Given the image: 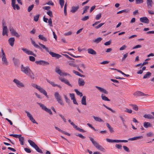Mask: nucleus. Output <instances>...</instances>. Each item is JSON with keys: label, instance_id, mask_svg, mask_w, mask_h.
<instances>
[{"label": "nucleus", "instance_id": "f257e3e1", "mask_svg": "<svg viewBox=\"0 0 154 154\" xmlns=\"http://www.w3.org/2000/svg\"><path fill=\"white\" fill-rule=\"evenodd\" d=\"M31 41L34 47L36 48H39L41 51L42 50V48L43 49H45L47 52H48L52 57H55L57 59L61 57V56L58 54H56L50 51L48 48L46 47L45 45L42 44L40 43H39V45L41 47H40L38 45L36 44L35 42L33 41L32 39H31Z\"/></svg>", "mask_w": 154, "mask_h": 154}, {"label": "nucleus", "instance_id": "f03ea898", "mask_svg": "<svg viewBox=\"0 0 154 154\" xmlns=\"http://www.w3.org/2000/svg\"><path fill=\"white\" fill-rule=\"evenodd\" d=\"M21 70L31 79H34L35 75L29 66H24L23 65H22L21 66Z\"/></svg>", "mask_w": 154, "mask_h": 154}, {"label": "nucleus", "instance_id": "7ed1b4c3", "mask_svg": "<svg viewBox=\"0 0 154 154\" xmlns=\"http://www.w3.org/2000/svg\"><path fill=\"white\" fill-rule=\"evenodd\" d=\"M90 140L92 142L94 146L98 149L102 151H104L105 149L103 147L101 146L96 141L94 140L93 138L89 137Z\"/></svg>", "mask_w": 154, "mask_h": 154}, {"label": "nucleus", "instance_id": "20e7f679", "mask_svg": "<svg viewBox=\"0 0 154 154\" xmlns=\"http://www.w3.org/2000/svg\"><path fill=\"white\" fill-rule=\"evenodd\" d=\"M54 96L55 98L58 103L60 105H63L64 104L63 103L61 96L59 93L57 92H55L54 93Z\"/></svg>", "mask_w": 154, "mask_h": 154}, {"label": "nucleus", "instance_id": "39448f33", "mask_svg": "<svg viewBox=\"0 0 154 154\" xmlns=\"http://www.w3.org/2000/svg\"><path fill=\"white\" fill-rule=\"evenodd\" d=\"M37 103L41 107L42 109L49 113L50 115H52V112L51 109L47 108L46 106H45L42 103Z\"/></svg>", "mask_w": 154, "mask_h": 154}, {"label": "nucleus", "instance_id": "423d86ee", "mask_svg": "<svg viewBox=\"0 0 154 154\" xmlns=\"http://www.w3.org/2000/svg\"><path fill=\"white\" fill-rule=\"evenodd\" d=\"M68 122L71 124V125H72L73 126V128H75L76 130L79 131L80 132H86V131H85V130L78 127L77 125L75 124L72 122L70 119H69Z\"/></svg>", "mask_w": 154, "mask_h": 154}, {"label": "nucleus", "instance_id": "0eeeda50", "mask_svg": "<svg viewBox=\"0 0 154 154\" xmlns=\"http://www.w3.org/2000/svg\"><path fill=\"white\" fill-rule=\"evenodd\" d=\"M59 79L61 82H63L68 86L71 87H72V85L69 82L67 79L64 78H63L62 77H59Z\"/></svg>", "mask_w": 154, "mask_h": 154}, {"label": "nucleus", "instance_id": "6e6552de", "mask_svg": "<svg viewBox=\"0 0 154 154\" xmlns=\"http://www.w3.org/2000/svg\"><path fill=\"white\" fill-rule=\"evenodd\" d=\"M9 29L12 35L15 36L17 37H19L20 35L16 31L13 27H10Z\"/></svg>", "mask_w": 154, "mask_h": 154}, {"label": "nucleus", "instance_id": "1a4fd4ad", "mask_svg": "<svg viewBox=\"0 0 154 154\" xmlns=\"http://www.w3.org/2000/svg\"><path fill=\"white\" fill-rule=\"evenodd\" d=\"M26 113L27 114V116L29 118L30 120L33 123H35L37 124H38V123L36 122L35 119L33 118L32 116L30 114V113L28 112L25 111Z\"/></svg>", "mask_w": 154, "mask_h": 154}, {"label": "nucleus", "instance_id": "9d476101", "mask_svg": "<svg viewBox=\"0 0 154 154\" xmlns=\"http://www.w3.org/2000/svg\"><path fill=\"white\" fill-rule=\"evenodd\" d=\"M13 82L15 83L17 86L19 88L24 87V85L22 83L20 82L19 80L16 79H14L13 80Z\"/></svg>", "mask_w": 154, "mask_h": 154}, {"label": "nucleus", "instance_id": "9b49d317", "mask_svg": "<svg viewBox=\"0 0 154 154\" xmlns=\"http://www.w3.org/2000/svg\"><path fill=\"white\" fill-rule=\"evenodd\" d=\"M35 63L37 64L42 65L43 66L48 65L49 64V63L43 60L36 61H35Z\"/></svg>", "mask_w": 154, "mask_h": 154}, {"label": "nucleus", "instance_id": "f8f14e48", "mask_svg": "<svg viewBox=\"0 0 154 154\" xmlns=\"http://www.w3.org/2000/svg\"><path fill=\"white\" fill-rule=\"evenodd\" d=\"M56 72L61 76L64 75L66 76L67 75H70L69 74L62 72V71L59 69H56Z\"/></svg>", "mask_w": 154, "mask_h": 154}, {"label": "nucleus", "instance_id": "ddd939ff", "mask_svg": "<svg viewBox=\"0 0 154 154\" xmlns=\"http://www.w3.org/2000/svg\"><path fill=\"white\" fill-rule=\"evenodd\" d=\"M4 23H3V30H2V35L3 36L6 35H8L7 33L8 32V29L7 27L6 26H4Z\"/></svg>", "mask_w": 154, "mask_h": 154}, {"label": "nucleus", "instance_id": "4468645a", "mask_svg": "<svg viewBox=\"0 0 154 154\" xmlns=\"http://www.w3.org/2000/svg\"><path fill=\"white\" fill-rule=\"evenodd\" d=\"M140 21L142 23L148 24L149 23V20L146 17H141L140 19Z\"/></svg>", "mask_w": 154, "mask_h": 154}, {"label": "nucleus", "instance_id": "2eb2a0df", "mask_svg": "<svg viewBox=\"0 0 154 154\" xmlns=\"http://www.w3.org/2000/svg\"><path fill=\"white\" fill-rule=\"evenodd\" d=\"M95 87L100 92L106 94H108V92L104 88L97 86H96Z\"/></svg>", "mask_w": 154, "mask_h": 154}, {"label": "nucleus", "instance_id": "dca6fc26", "mask_svg": "<svg viewBox=\"0 0 154 154\" xmlns=\"http://www.w3.org/2000/svg\"><path fill=\"white\" fill-rule=\"evenodd\" d=\"M147 8L149 9H151L152 7L153 2L152 0H146Z\"/></svg>", "mask_w": 154, "mask_h": 154}, {"label": "nucleus", "instance_id": "f3484780", "mask_svg": "<svg viewBox=\"0 0 154 154\" xmlns=\"http://www.w3.org/2000/svg\"><path fill=\"white\" fill-rule=\"evenodd\" d=\"M78 83L79 86H83L85 84V82L82 79L79 78L78 79Z\"/></svg>", "mask_w": 154, "mask_h": 154}, {"label": "nucleus", "instance_id": "a211bd4d", "mask_svg": "<svg viewBox=\"0 0 154 154\" xmlns=\"http://www.w3.org/2000/svg\"><path fill=\"white\" fill-rule=\"evenodd\" d=\"M14 41L15 39L14 37L11 38L8 40V42L10 45L12 47H13L14 45Z\"/></svg>", "mask_w": 154, "mask_h": 154}, {"label": "nucleus", "instance_id": "6ab92c4d", "mask_svg": "<svg viewBox=\"0 0 154 154\" xmlns=\"http://www.w3.org/2000/svg\"><path fill=\"white\" fill-rule=\"evenodd\" d=\"M38 90L41 93L44 94L46 97H48L46 91L41 87L38 89Z\"/></svg>", "mask_w": 154, "mask_h": 154}, {"label": "nucleus", "instance_id": "aec40b11", "mask_svg": "<svg viewBox=\"0 0 154 154\" xmlns=\"http://www.w3.org/2000/svg\"><path fill=\"white\" fill-rule=\"evenodd\" d=\"M54 128L57 130L58 131L60 132H61L65 134L66 135L69 136H70V134L69 133L63 131L62 130L60 129L59 128L55 126Z\"/></svg>", "mask_w": 154, "mask_h": 154}, {"label": "nucleus", "instance_id": "412c9836", "mask_svg": "<svg viewBox=\"0 0 154 154\" xmlns=\"http://www.w3.org/2000/svg\"><path fill=\"white\" fill-rule=\"evenodd\" d=\"M79 8V6L78 5L76 6H72V7L70 11L74 13L76 12Z\"/></svg>", "mask_w": 154, "mask_h": 154}, {"label": "nucleus", "instance_id": "4be33fe9", "mask_svg": "<svg viewBox=\"0 0 154 154\" xmlns=\"http://www.w3.org/2000/svg\"><path fill=\"white\" fill-rule=\"evenodd\" d=\"M88 53L92 55H95L97 53L93 49L91 48H88L87 50Z\"/></svg>", "mask_w": 154, "mask_h": 154}, {"label": "nucleus", "instance_id": "5701e85b", "mask_svg": "<svg viewBox=\"0 0 154 154\" xmlns=\"http://www.w3.org/2000/svg\"><path fill=\"white\" fill-rule=\"evenodd\" d=\"M122 111L123 112H127L130 113L132 112V110L131 109H129L125 108H122L121 109Z\"/></svg>", "mask_w": 154, "mask_h": 154}, {"label": "nucleus", "instance_id": "b1692460", "mask_svg": "<svg viewBox=\"0 0 154 154\" xmlns=\"http://www.w3.org/2000/svg\"><path fill=\"white\" fill-rule=\"evenodd\" d=\"M1 57H2V60L3 61V64L7 65L8 64V62L6 57L5 55L2 56Z\"/></svg>", "mask_w": 154, "mask_h": 154}, {"label": "nucleus", "instance_id": "393cba45", "mask_svg": "<svg viewBox=\"0 0 154 154\" xmlns=\"http://www.w3.org/2000/svg\"><path fill=\"white\" fill-rule=\"evenodd\" d=\"M143 126L146 128L152 127V125L149 122H145L143 123Z\"/></svg>", "mask_w": 154, "mask_h": 154}, {"label": "nucleus", "instance_id": "a878e982", "mask_svg": "<svg viewBox=\"0 0 154 154\" xmlns=\"http://www.w3.org/2000/svg\"><path fill=\"white\" fill-rule=\"evenodd\" d=\"M143 138L142 136L136 137L133 138H131L129 139L128 140H129L133 141L134 140H136L139 139H141Z\"/></svg>", "mask_w": 154, "mask_h": 154}, {"label": "nucleus", "instance_id": "bb28decb", "mask_svg": "<svg viewBox=\"0 0 154 154\" xmlns=\"http://www.w3.org/2000/svg\"><path fill=\"white\" fill-rule=\"evenodd\" d=\"M136 94L138 96H148L149 95L148 94H145L141 92L140 91H138L135 92Z\"/></svg>", "mask_w": 154, "mask_h": 154}, {"label": "nucleus", "instance_id": "cd10ccee", "mask_svg": "<svg viewBox=\"0 0 154 154\" xmlns=\"http://www.w3.org/2000/svg\"><path fill=\"white\" fill-rule=\"evenodd\" d=\"M86 97L85 96H83L81 100V103L82 105H87L86 102Z\"/></svg>", "mask_w": 154, "mask_h": 154}, {"label": "nucleus", "instance_id": "c85d7f7f", "mask_svg": "<svg viewBox=\"0 0 154 154\" xmlns=\"http://www.w3.org/2000/svg\"><path fill=\"white\" fill-rule=\"evenodd\" d=\"M28 142L29 143L30 145L33 148H34L37 145L34 142L30 140H29Z\"/></svg>", "mask_w": 154, "mask_h": 154}, {"label": "nucleus", "instance_id": "c756f323", "mask_svg": "<svg viewBox=\"0 0 154 154\" xmlns=\"http://www.w3.org/2000/svg\"><path fill=\"white\" fill-rule=\"evenodd\" d=\"M130 11V10L128 9H124L121 11H118L117 12V14H121L123 12H125L126 13H129Z\"/></svg>", "mask_w": 154, "mask_h": 154}, {"label": "nucleus", "instance_id": "7c9ffc66", "mask_svg": "<svg viewBox=\"0 0 154 154\" xmlns=\"http://www.w3.org/2000/svg\"><path fill=\"white\" fill-rule=\"evenodd\" d=\"M93 118L96 121L100 122H103V120L99 117L94 116Z\"/></svg>", "mask_w": 154, "mask_h": 154}, {"label": "nucleus", "instance_id": "2f4dec72", "mask_svg": "<svg viewBox=\"0 0 154 154\" xmlns=\"http://www.w3.org/2000/svg\"><path fill=\"white\" fill-rule=\"evenodd\" d=\"M101 97L103 100L105 101H110V100L107 97L105 96L103 94H101Z\"/></svg>", "mask_w": 154, "mask_h": 154}, {"label": "nucleus", "instance_id": "473e14b6", "mask_svg": "<svg viewBox=\"0 0 154 154\" xmlns=\"http://www.w3.org/2000/svg\"><path fill=\"white\" fill-rule=\"evenodd\" d=\"M143 117L145 118H146V119H152L153 118V117L152 115H149V114L144 115L143 116Z\"/></svg>", "mask_w": 154, "mask_h": 154}, {"label": "nucleus", "instance_id": "72a5a7b5", "mask_svg": "<svg viewBox=\"0 0 154 154\" xmlns=\"http://www.w3.org/2000/svg\"><path fill=\"white\" fill-rule=\"evenodd\" d=\"M19 140L20 142V144L22 145H24V138L23 137H22L21 136H20L19 138Z\"/></svg>", "mask_w": 154, "mask_h": 154}, {"label": "nucleus", "instance_id": "f704fd0d", "mask_svg": "<svg viewBox=\"0 0 154 154\" xmlns=\"http://www.w3.org/2000/svg\"><path fill=\"white\" fill-rule=\"evenodd\" d=\"M129 106L133 107V109L135 111H137L138 109V108L137 105L135 104H130Z\"/></svg>", "mask_w": 154, "mask_h": 154}, {"label": "nucleus", "instance_id": "c9c22d12", "mask_svg": "<svg viewBox=\"0 0 154 154\" xmlns=\"http://www.w3.org/2000/svg\"><path fill=\"white\" fill-rule=\"evenodd\" d=\"M151 75V73L149 72H147L146 74L143 76V79H145L147 78H149Z\"/></svg>", "mask_w": 154, "mask_h": 154}, {"label": "nucleus", "instance_id": "e433bc0d", "mask_svg": "<svg viewBox=\"0 0 154 154\" xmlns=\"http://www.w3.org/2000/svg\"><path fill=\"white\" fill-rule=\"evenodd\" d=\"M38 37L39 38L42 40H43L45 42H46L47 41V39L42 35H39Z\"/></svg>", "mask_w": 154, "mask_h": 154}, {"label": "nucleus", "instance_id": "4c0bfd02", "mask_svg": "<svg viewBox=\"0 0 154 154\" xmlns=\"http://www.w3.org/2000/svg\"><path fill=\"white\" fill-rule=\"evenodd\" d=\"M106 125L110 132L112 133L114 131L113 130V128L111 127V126L108 123H107L106 124Z\"/></svg>", "mask_w": 154, "mask_h": 154}, {"label": "nucleus", "instance_id": "58836bf2", "mask_svg": "<svg viewBox=\"0 0 154 154\" xmlns=\"http://www.w3.org/2000/svg\"><path fill=\"white\" fill-rule=\"evenodd\" d=\"M14 63L15 66H17L19 63V60L13 58V59Z\"/></svg>", "mask_w": 154, "mask_h": 154}, {"label": "nucleus", "instance_id": "ea45409f", "mask_svg": "<svg viewBox=\"0 0 154 154\" xmlns=\"http://www.w3.org/2000/svg\"><path fill=\"white\" fill-rule=\"evenodd\" d=\"M102 39L101 37H99L95 39L94 41V42L96 43H98L101 41Z\"/></svg>", "mask_w": 154, "mask_h": 154}, {"label": "nucleus", "instance_id": "a19ab883", "mask_svg": "<svg viewBox=\"0 0 154 154\" xmlns=\"http://www.w3.org/2000/svg\"><path fill=\"white\" fill-rule=\"evenodd\" d=\"M34 148L38 152L40 153H43L42 151L38 147L37 145H36Z\"/></svg>", "mask_w": 154, "mask_h": 154}, {"label": "nucleus", "instance_id": "79ce46f5", "mask_svg": "<svg viewBox=\"0 0 154 154\" xmlns=\"http://www.w3.org/2000/svg\"><path fill=\"white\" fill-rule=\"evenodd\" d=\"M74 91L76 93V94L79 96H80V97H82L83 94L81 92H80L79 91H78V90L77 89H75L74 90Z\"/></svg>", "mask_w": 154, "mask_h": 154}, {"label": "nucleus", "instance_id": "37998d69", "mask_svg": "<svg viewBox=\"0 0 154 154\" xmlns=\"http://www.w3.org/2000/svg\"><path fill=\"white\" fill-rule=\"evenodd\" d=\"M103 106L104 107H105L106 108V109H107L108 110H110V111H111L112 112H113V113H115L116 112H115V111L112 110L111 108L108 107L107 106H106L105 104H103Z\"/></svg>", "mask_w": 154, "mask_h": 154}, {"label": "nucleus", "instance_id": "c03bdc74", "mask_svg": "<svg viewBox=\"0 0 154 154\" xmlns=\"http://www.w3.org/2000/svg\"><path fill=\"white\" fill-rule=\"evenodd\" d=\"M10 136H12L14 137L17 138H19V137H20V136H21V134H10L9 135Z\"/></svg>", "mask_w": 154, "mask_h": 154}, {"label": "nucleus", "instance_id": "a18cd8bd", "mask_svg": "<svg viewBox=\"0 0 154 154\" xmlns=\"http://www.w3.org/2000/svg\"><path fill=\"white\" fill-rule=\"evenodd\" d=\"M89 8V6H85L84 7V10L83 12L82 13V14H83L84 13H86L87 12V10H88Z\"/></svg>", "mask_w": 154, "mask_h": 154}, {"label": "nucleus", "instance_id": "49530a36", "mask_svg": "<svg viewBox=\"0 0 154 154\" xmlns=\"http://www.w3.org/2000/svg\"><path fill=\"white\" fill-rule=\"evenodd\" d=\"M47 81L52 85L53 87H56L57 86V84H55L54 82H53L50 81L48 79H46Z\"/></svg>", "mask_w": 154, "mask_h": 154}, {"label": "nucleus", "instance_id": "de8ad7c7", "mask_svg": "<svg viewBox=\"0 0 154 154\" xmlns=\"http://www.w3.org/2000/svg\"><path fill=\"white\" fill-rule=\"evenodd\" d=\"M27 54H28V55H32L35 57H36V55L35 54L33 53V52L30 51L28 50V51L27 53Z\"/></svg>", "mask_w": 154, "mask_h": 154}, {"label": "nucleus", "instance_id": "09e8293b", "mask_svg": "<svg viewBox=\"0 0 154 154\" xmlns=\"http://www.w3.org/2000/svg\"><path fill=\"white\" fill-rule=\"evenodd\" d=\"M34 7V5H31L30 6H29L28 8V12H30L31 10Z\"/></svg>", "mask_w": 154, "mask_h": 154}, {"label": "nucleus", "instance_id": "8fccbe9b", "mask_svg": "<svg viewBox=\"0 0 154 154\" xmlns=\"http://www.w3.org/2000/svg\"><path fill=\"white\" fill-rule=\"evenodd\" d=\"M64 0H59V4L61 7V8H62L64 5Z\"/></svg>", "mask_w": 154, "mask_h": 154}, {"label": "nucleus", "instance_id": "3c124183", "mask_svg": "<svg viewBox=\"0 0 154 154\" xmlns=\"http://www.w3.org/2000/svg\"><path fill=\"white\" fill-rule=\"evenodd\" d=\"M40 15L38 14L34 17V20L35 21L37 22L38 21Z\"/></svg>", "mask_w": 154, "mask_h": 154}, {"label": "nucleus", "instance_id": "603ef678", "mask_svg": "<svg viewBox=\"0 0 154 154\" xmlns=\"http://www.w3.org/2000/svg\"><path fill=\"white\" fill-rule=\"evenodd\" d=\"M47 14L50 17H53V14L52 11H49L47 12Z\"/></svg>", "mask_w": 154, "mask_h": 154}, {"label": "nucleus", "instance_id": "864d4df0", "mask_svg": "<svg viewBox=\"0 0 154 154\" xmlns=\"http://www.w3.org/2000/svg\"><path fill=\"white\" fill-rule=\"evenodd\" d=\"M104 23H100V24H99L98 25L95 26V28L96 29H98L99 28L101 27L104 24Z\"/></svg>", "mask_w": 154, "mask_h": 154}, {"label": "nucleus", "instance_id": "5fc2aeb1", "mask_svg": "<svg viewBox=\"0 0 154 154\" xmlns=\"http://www.w3.org/2000/svg\"><path fill=\"white\" fill-rule=\"evenodd\" d=\"M14 5V6L12 7H13V8L14 10H15L16 9L17 10H19L20 9V8L18 5L15 4Z\"/></svg>", "mask_w": 154, "mask_h": 154}, {"label": "nucleus", "instance_id": "6e6d98bb", "mask_svg": "<svg viewBox=\"0 0 154 154\" xmlns=\"http://www.w3.org/2000/svg\"><path fill=\"white\" fill-rule=\"evenodd\" d=\"M101 17V13H99V14H97L96 17H95V19L96 20H99Z\"/></svg>", "mask_w": 154, "mask_h": 154}, {"label": "nucleus", "instance_id": "4d7b16f0", "mask_svg": "<svg viewBox=\"0 0 154 154\" xmlns=\"http://www.w3.org/2000/svg\"><path fill=\"white\" fill-rule=\"evenodd\" d=\"M75 135L76 136H79V137H80L82 139H85V137L83 136L81 134H76Z\"/></svg>", "mask_w": 154, "mask_h": 154}, {"label": "nucleus", "instance_id": "13d9d810", "mask_svg": "<svg viewBox=\"0 0 154 154\" xmlns=\"http://www.w3.org/2000/svg\"><path fill=\"white\" fill-rule=\"evenodd\" d=\"M59 116H60L61 118L63 120V122H66V119H65V118L64 117V116L62 115L61 114H59Z\"/></svg>", "mask_w": 154, "mask_h": 154}, {"label": "nucleus", "instance_id": "bf43d9fd", "mask_svg": "<svg viewBox=\"0 0 154 154\" xmlns=\"http://www.w3.org/2000/svg\"><path fill=\"white\" fill-rule=\"evenodd\" d=\"M136 3L137 4L142 3L143 2V0H136Z\"/></svg>", "mask_w": 154, "mask_h": 154}, {"label": "nucleus", "instance_id": "052dcab7", "mask_svg": "<svg viewBox=\"0 0 154 154\" xmlns=\"http://www.w3.org/2000/svg\"><path fill=\"white\" fill-rule=\"evenodd\" d=\"M48 23L49 25L51 26H52V20L51 18H50L48 20Z\"/></svg>", "mask_w": 154, "mask_h": 154}, {"label": "nucleus", "instance_id": "680f3d73", "mask_svg": "<svg viewBox=\"0 0 154 154\" xmlns=\"http://www.w3.org/2000/svg\"><path fill=\"white\" fill-rule=\"evenodd\" d=\"M63 96H64V97L65 99L66 102L69 103L70 101L69 99L68 98V97H67V96H66V95L65 94H64Z\"/></svg>", "mask_w": 154, "mask_h": 154}, {"label": "nucleus", "instance_id": "e2e57ef3", "mask_svg": "<svg viewBox=\"0 0 154 154\" xmlns=\"http://www.w3.org/2000/svg\"><path fill=\"white\" fill-rule=\"evenodd\" d=\"M89 18V17L88 16H86L82 18V20L85 21L88 20Z\"/></svg>", "mask_w": 154, "mask_h": 154}, {"label": "nucleus", "instance_id": "0e129e2a", "mask_svg": "<svg viewBox=\"0 0 154 154\" xmlns=\"http://www.w3.org/2000/svg\"><path fill=\"white\" fill-rule=\"evenodd\" d=\"M123 148L126 151L128 152H130V150H129V149L126 146H123Z\"/></svg>", "mask_w": 154, "mask_h": 154}, {"label": "nucleus", "instance_id": "69168bd1", "mask_svg": "<svg viewBox=\"0 0 154 154\" xmlns=\"http://www.w3.org/2000/svg\"><path fill=\"white\" fill-rule=\"evenodd\" d=\"M29 59L30 60L32 61H34L35 60V58L32 56H29Z\"/></svg>", "mask_w": 154, "mask_h": 154}, {"label": "nucleus", "instance_id": "338daca9", "mask_svg": "<svg viewBox=\"0 0 154 154\" xmlns=\"http://www.w3.org/2000/svg\"><path fill=\"white\" fill-rule=\"evenodd\" d=\"M43 8L44 10H47L49 11H50V9L51 8V7L50 6H45V7H43Z\"/></svg>", "mask_w": 154, "mask_h": 154}, {"label": "nucleus", "instance_id": "774afa93", "mask_svg": "<svg viewBox=\"0 0 154 154\" xmlns=\"http://www.w3.org/2000/svg\"><path fill=\"white\" fill-rule=\"evenodd\" d=\"M115 146L118 149H121L122 148V146L121 145L119 144H116Z\"/></svg>", "mask_w": 154, "mask_h": 154}]
</instances>
